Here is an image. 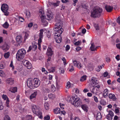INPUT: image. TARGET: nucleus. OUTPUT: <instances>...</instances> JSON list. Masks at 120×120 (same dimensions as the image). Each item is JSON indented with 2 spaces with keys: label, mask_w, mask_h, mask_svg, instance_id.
Segmentation results:
<instances>
[{
  "label": "nucleus",
  "mask_w": 120,
  "mask_h": 120,
  "mask_svg": "<svg viewBox=\"0 0 120 120\" xmlns=\"http://www.w3.org/2000/svg\"><path fill=\"white\" fill-rule=\"evenodd\" d=\"M102 11V8L99 7H96L91 12V16L94 18L99 17L101 15Z\"/></svg>",
  "instance_id": "obj_1"
},
{
  "label": "nucleus",
  "mask_w": 120,
  "mask_h": 120,
  "mask_svg": "<svg viewBox=\"0 0 120 120\" xmlns=\"http://www.w3.org/2000/svg\"><path fill=\"white\" fill-rule=\"evenodd\" d=\"M63 23L60 20H59L56 23V27L54 29V32L62 34L63 31V29L62 27Z\"/></svg>",
  "instance_id": "obj_2"
},
{
  "label": "nucleus",
  "mask_w": 120,
  "mask_h": 120,
  "mask_svg": "<svg viewBox=\"0 0 120 120\" xmlns=\"http://www.w3.org/2000/svg\"><path fill=\"white\" fill-rule=\"evenodd\" d=\"M26 53V51L24 49H22L19 50L16 54L17 59L19 60L23 59Z\"/></svg>",
  "instance_id": "obj_3"
},
{
  "label": "nucleus",
  "mask_w": 120,
  "mask_h": 120,
  "mask_svg": "<svg viewBox=\"0 0 120 120\" xmlns=\"http://www.w3.org/2000/svg\"><path fill=\"white\" fill-rule=\"evenodd\" d=\"M8 6L6 4H4L2 5L1 8V10L4 13V14L6 15H8L9 14V12L8 11Z\"/></svg>",
  "instance_id": "obj_4"
},
{
  "label": "nucleus",
  "mask_w": 120,
  "mask_h": 120,
  "mask_svg": "<svg viewBox=\"0 0 120 120\" xmlns=\"http://www.w3.org/2000/svg\"><path fill=\"white\" fill-rule=\"evenodd\" d=\"M54 38L55 39L56 42L58 43H60L61 41V38L60 36L61 34H60L59 33L54 32Z\"/></svg>",
  "instance_id": "obj_5"
},
{
  "label": "nucleus",
  "mask_w": 120,
  "mask_h": 120,
  "mask_svg": "<svg viewBox=\"0 0 120 120\" xmlns=\"http://www.w3.org/2000/svg\"><path fill=\"white\" fill-rule=\"evenodd\" d=\"M82 104V103L80 99L78 97H77L74 103H72V105L76 107L80 106Z\"/></svg>",
  "instance_id": "obj_6"
},
{
  "label": "nucleus",
  "mask_w": 120,
  "mask_h": 120,
  "mask_svg": "<svg viewBox=\"0 0 120 120\" xmlns=\"http://www.w3.org/2000/svg\"><path fill=\"white\" fill-rule=\"evenodd\" d=\"M27 85L28 87L30 89H34V84L33 83V81L30 79H28L27 80Z\"/></svg>",
  "instance_id": "obj_7"
},
{
  "label": "nucleus",
  "mask_w": 120,
  "mask_h": 120,
  "mask_svg": "<svg viewBox=\"0 0 120 120\" xmlns=\"http://www.w3.org/2000/svg\"><path fill=\"white\" fill-rule=\"evenodd\" d=\"M72 62L74 66L77 67L79 69H81L82 67L81 63L77 61L76 60H73Z\"/></svg>",
  "instance_id": "obj_8"
},
{
  "label": "nucleus",
  "mask_w": 120,
  "mask_h": 120,
  "mask_svg": "<svg viewBox=\"0 0 120 120\" xmlns=\"http://www.w3.org/2000/svg\"><path fill=\"white\" fill-rule=\"evenodd\" d=\"M37 94V91L34 92L32 94L30 97L29 99L30 101L34 102L36 99V97Z\"/></svg>",
  "instance_id": "obj_9"
},
{
  "label": "nucleus",
  "mask_w": 120,
  "mask_h": 120,
  "mask_svg": "<svg viewBox=\"0 0 120 120\" xmlns=\"http://www.w3.org/2000/svg\"><path fill=\"white\" fill-rule=\"evenodd\" d=\"M77 97L76 95L73 96L71 97H69L68 98V101L69 102H71L72 104V103H74Z\"/></svg>",
  "instance_id": "obj_10"
},
{
  "label": "nucleus",
  "mask_w": 120,
  "mask_h": 120,
  "mask_svg": "<svg viewBox=\"0 0 120 120\" xmlns=\"http://www.w3.org/2000/svg\"><path fill=\"white\" fill-rule=\"evenodd\" d=\"M23 62L24 65L28 69H30L32 67V65L29 61L25 60Z\"/></svg>",
  "instance_id": "obj_11"
},
{
  "label": "nucleus",
  "mask_w": 120,
  "mask_h": 120,
  "mask_svg": "<svg viewBox=\"0 0 120 120\" xmlns=\"http://www.w3.org/2000/svg\"><path fill=\"white\" fill-rule=\"evenodd\" d=\"M108 112V114L106 116V118L108 120H112L114 116V113L111 110L109 111Z\"/></svg>",
  "instance_id": "obj_12"
},
{
  "label": "nucleus",
  "mask_w": 120,
  "mask_h": 120,
  "mask_svg": "<svg viewBox=\"0 0 120 120\" xmlns=\"http://www.w3.org/2000/svg\"><path fill=\"white\" fill-rule=\"evenodd\" d=\"M33 82L34 83V87H37L40 85V82L38 78H34L33 80Z\"/></svg>",
  "instance_id": "obj_13"
},
{
  "label": "nucleus",
  "mask_w": 120,
  "mask_h": 120,
  "mask_svg": "<svg viewBox=\"0 0 120 120\" xmlns=\"http://www.w3.org/2000/svg\"><path fill=\"white\" fill-rule=\"evenodd\" d=\"M9 46L7 44L4 43L3 45L1 46V49L4 52L7 51L9 48Z\"/></svg>",
  "instance_id": "obj_14"
},
{
  "label": "nucleus",
  "mask_w": 120,
  "mask_h": 120,
  "mask_svg": "<svg viewBox=\"0 0 120 120\" xmlns=\"http://www.w3.org/2000/svg\"><path fill=\"white\" fill-rule=\"evenodd\" d=\"M97 81V79L96 78L92 77L91 78V86H95V85H97L98 83L97 82H96Z\"/></svg>",
  "instance_id": "obj_15"
},
{
  "label": "nucleus",
  "mask_w": 120,
  "mask_h": 120,
  "mask_svg": "<svg viewBox=\"0 0 120 120\" xmlns=\"http://www.w3.org/2000/svg\"><path fill=\"white\" fill-rule=\"evenodd\" d=\"M40 33L39 34V38L38 40L40 42H42V39L43 38V33L44 32V30L43 29H41L40 30Z\"/></svg>",
  "instance_id": "obj_16"
},
{
  "label": "nucleus",
  "mask_w": 120,
  "mask_h": 120,
  "mask_svg": "<svg viewBox=\"0 0 120 120\" xmlns=\"http://www.w3.org/2000/svg\"><path fill=\"white\" fill-rule=\"evenodd\" d=\"M53 53V51L52 50L51 48L48 47L47 49V51L46 54L48 56H51Z\"/></svg>",
  "instance_id": "obj_17"
},
{
  "label": "nucleus",
  "mask_w": 120,
  "mask_h": 120,
  "mask_svg": "<svg viewBox=\"0 0 120 120\" xmlns=\"http://www.w3.org/2000/svg\"><path fill=\"white\" fill-rule=\"evenodd\" d=\"M32 109L33 112L34 113H36L37 111L39 110V107L38 106H37L36 105H33L32 107Z\"/></svg>",
  "instance_id": "obj_18"
},
{
  "label": "nucleus",
  "mask_w": 120,
  "mask_h": 120,
  "mask_svg": "<svg viewBox=\"0 0 120 120\" xmlns=\"http://www.w3.org/2000/svg\"><path fill=\"white\" fill-rule=\"evenodd\" d=\"M105 8L107 11L108 12H111L113 9V7L110 6L106 5L105 6Z\"/></svg>",
  "instance_id": "obj_19"
},
{
  "label": "nucleus",
  "mask_w": 120,
  "mask_h": 120,
  "mask_svg": "<svg viewBox=\"0 0 120 120\" xmlns=\"http://www.w3.org/2000/svg\"><path fill=\"white\" fill-rule=\"evenodd\" d=\"M6 81V83L9 84L10 85H12L14 83V80L11 78H10L7 79Z\"/></svg>",
  "instance_id": "obj_20"
},
{
  "label": "nucleus",
  "mask_w": 120,
  "mask_h": 120,
  "mask_svg": "<svg viewBox=\"0 0 120 120\" xmlns=\"http://www.w3.org/2000/svg\"><path fill=\"white\" fill-rule=\"evenodd\" d=\"M108 95V90L107 89L104 90L103 91V96L105 98H107Z\"/></svg>",
  "instance_id": "obj_21"
},
{
  "label": "nucleus",
  "mask_w": 120,
  "mask_h": 120,
  "mask_svg": "<svg viewBox=\"0 0 120 120\" xmlns=\"http://www.w3.org/2000/svg\"><path fill=\"white\" fill-rule=\"evenodd\" d=\"M16 40L18 43L19 44L22 42V38L21 36H18L16 37Z\"/></svg>",
  "instance_id": "obj_22"
},
{
  "label": "nucleus",
  "mask_w": 120,
  "mask_h": 120,
  "mask_svg": "<svg viewBox=\"0 0 120 120\" xmlns=\"http://www.w3.org/2000/svg\"><path fill=\"white\" fill-rule=\"evenodd\" d=\"M109 97L110 99H111L113 101H115L116 99L115 95L111 93L109 94Z\"/></svg>",
  "instance_id": "obj_23"
},
{
  "label": "nucleus",
  "mask_w": 120,
  "mask_h": 120,
  "mask_svg": "<svg viewBox=\"0 0 120 120\" xmlns=\"http://www.w3.org/2000/svg\"><path fill=\"white\" fill-rule=\"evenodd\" d=\"M52 14L51 13V12L48 13L46 16V18L48 20H50L52 18Z\"/></svg>",
  "instance_id": "obj_24"
},
{
  "label": "nucleus",
  "mask_w": 120,
  "mask_h": 120,
  "mask_svg": "<svg viewBox=\"0 0 120 120\" xmlns=\"http://www.w3.org/2000/svg\"><path fill=\"white\" fill-rule=\"evenodd\" d=\"M81 107L82 109L86 112L88 111V107L85 104H83L82 105Z\"/></svg>",
  "instance_id": "obj_25"
},
{
  "label": "nucleus",
  "mask_w": 120,
  "mask_h": 120,
  "mask_svg": "<svg viewBox=\"0 0 120 120\" xmlns=\"http://www.w3.org/2000/svg\"><path fill=\"white\" fill-rule=\"evenodd\" d=\"M24 13L28 18H29L30 17L31 14L29 11L26 10L24 11Z\"/></svg>",
  "instance_id": "obj_26"
},
{
  "label": "nucleus",
  "mask_w": 120,
  "mask_h": 120,
  "mask_svg": "<svg viewBox=\"0 0 120 120\" xmlns=\"http://www.w3.org/2000/svg\"><path fill=\"white\" fill-rule=\"evenodd\" d=\"M90 49L92 51H94L96 50L95 48V46L94 45L93 43L91 44V46L90 47Z\"/></svg>",
  "instance_id": "obj_27"
},
{
  "label": "nucleus",
  "mask_w": 120,
  "mask_h": 120,
  "mask_svg": "<svg viewBox=\"0 0 120 120\" xmlns=\"http://www.w3.org/2000/svg\"><path fill=\"white\" fill-rule=\"evenodd\" d=\"M32 116L31 115H27L22 118V120H31L32 119Z\"/></svg>",
  "instance_id": "obj_28"
},
{
  "label": "nucleus",
  "mask_w": 120,
  "mask_h": 120,
  "mask_svg": "<svg viewBox=\"0 0 120 120\" xmlns=\"http://www.w3.org/2000/svg\"><path fill=\"white\" fill-rule=\"evenodd\" d=\"M24 20V19L23 18L21 17H19V19L18 20H17L15 22H17V23H16V24H18L19 22V21H20V22H23V21Z\"/></svg>",
  "instance_id": "obj_29"
},
{
  "label": "nucleus",
  "mask_w": 120,
  "mask_h": 120,
  "mask_svg": "<svg viewBox=\"0 0 120 120\" xmlns=\"http://www.w3.org/2000/svg\"><path fill=\"white\" fill-rule=\"evenodd\" d=\"M11 92L15 93L17 91V88L16 87H11V88L9 90Z\"/></svg>",
  "instance_id": "obj_30"
},
{
  "label": "nucleus",
  "mask_w": 120,
  "mask_h": 120,
  "mask_svg": "<svg viewBox=\"0 0 120 120\" xmlns=\"http://www.w3.org/2000/svg\"><path fill=\"white\" fill-rule=\"evenodd\" d=\"M34 114L37 115L40 118L42 119V118L43 117L42 116V113L39 110L37 112H36V113H35Z\"/></svg>",
  "instance_id": "obj_31"
},
{
  "label": "nucleus",
  "mask_w": 120,
  "mask_h": 120,
  "mask_svg": "<svg viewBox=\"0 0 120 120\" xmlns=\"http://www.w3.org/2000/svg\"><path fill=\"white\" fill-rule=\"evenodd\" d=\"M54 112L56 114H57L60 113V109L59 108H57L55 109L54 110Z\"/></svg>",
  "instance_id": "obj_32"
},
{
  "label": "nucleus",
  "mask_w": 120,
  "mask_h": 120,
  "mask_svg": "<svg viewBox=\"0 0 120 120\" xmlns=\"http://www.w3.org/2000/svg\"><path fill=\"white\" fill-rule=\"evenodd\" d=\"M87 67L90 70H92L93 67V66L92 64L89 63L88 64Z\"/></svg>",
  "instance_id": "obj_33"
},
{
  "label": "nucleus",
  "mask_w": 120,
  "mask_h": 120,
  "mask_svg": "<svg viewBox=\"0 0 120 120\" xmlns=\"http://www.w3.org/2000/svg\"><path fill=\"white\" fill-rule=\"evenodd\" d=\"M102 116L100 113H98L97 115L96 119L97 120H101Z\"/></svg>",
  "instance_id": "obj_34"
},
{
  "label": "nucleus",
  "mask_w": 120,
  "mask_h": 120,
  "mask_svg": "<svg viewBox=\"0 0 120 120\" xmlns=\"http://www.w3.org/2000/svg\"><path fill=\"white\" fill-rule=\"evenodd\" d=\"M0 76L2 77H5V76L4 72L1 70H0Z\"/></svg>",
  "instance_id": "obj_35"
},
{
  "label": "nucleus",
  "mask_w": 120,
  "mask_h": 120,
  "mask_svg": "<svg viewBox=\"0 0 120 120\" xmlns=\"http://www.w3.org/2000/svg\"><path fill=\"white\" fill-rule=\"evenodd\" d=\"M48 97L51 99H53L55 98V96L54 94H50L48 95Z\"/></svg>",
  "instance_id": "obj_36"
},
{
  "label": "nucleus",
  "mask_w": 120,
  "mask_h": 120,
  "mask_svg": "<svg viewBox=\"0 0 120 120\" xmlns=\"http://www.w3.org/2000/svg\"><path fill=\"white\" fill-rule=\"evenodd\" d=\"M41 19L42 22V23H45V24H46L47 23L45 19L44 16H41Z\"/></svg>",
  "instance_id": "obj_37"
},
{
  "label": "nucleus",
  "mask_w": 120,
  "mask_h": 120,
  "mask_svg": "<svg viewBox=\"0 0 120 120\" xmlns=\"http://www.w3.org/2000/svg\"><path fill=\"white\" fill-rule=\"evenodd\" d=\"M10 53L9 52H8L5 53L4 54V56L5 58H8L10 56Z\"/></svg>",
  "instance_id": "obj_38"
},
{
  "label": "nucleus",
  "mask_w": 120,
  "mask_h": 120,
  "mask_svg": "<svg viewBox=\"0 0 120 120\" xmlns=\"http://www.w3.org/2000/svg\"><path fill=\"white\" fill-rule=\"evenodd\" d=\"M44 106L45 109L47 110L49 109V105L48 103L47 102H45L44 104Z\"/></svg>",
  "instance_id": "obj_39"
},
{
  "label": "nucleus",
  "mask_w": 120,
  "mask_h": 120,
  "mask_svg": "<svg viewBox=\"0 0 120 120\" xmlns=\"http://www.w3.org/2000/svg\"><path fill=\"white\" fill-rule=\"evenodd\" d=\"M9 24L7 22H5L3 25V26L5 28H8L9 26Z\"/></svg>",
  "instance_id": "obj_40"
},
{
  "label": "nucleus",
  "mask_w": 120,
  "mask_h": 120,
  "mask_svg": "<svg viewBox=\"0 0 120 120\" xmlns=\"http://www.w3.org/2000/svg\"><path fill=\"white\" fill-rule=\"evenodd\" d=\"M87 76L86 75H84L82 76L80 80L81 82H83L86 80Z\"/></svg>",
  "instance_id": "obj_41"
},
{
  "label": "nucleus",
  "mask_w": 120,
  "mask_h": 120,
  "mask_svg": "<svg viewBox=\"0 0 120 120\" xmlns=\"http://www.w3.org/2000/svg\"><path fill=\"white\" fill-rule=\"evenodd\" d=\"M2 97L3 99L4 100H6L7 101V100H9V99L8 97L5 94H3L2 95Z\"/></svg>",
  "instance_id": "obj_42"
},
{
  "label": "nucleus",
  "mask_w": 120,
  "mask_h": 120,
  "mask_svg": "<svg viewBox=\"0 0 120 120\" xmlns=\"http://www.w3.org/2000/svg\"><path fill=\"white\" fill-rule=\"evenodd\" d=\"M48 70L49 72H53L55 71V67H52L48 69Z\"/></svg>",
  "instance_id": "obj_43"
},
{
  "label": "nucleus",
  "mask_w": 120,
  "mask_h": 120,
  "mask_svg": "<svg viewBox=\"0 0 120 120\" xmlns=\"http://www.w3.org/2000/svg\"><path fill=\"white\" fill-rule=\"evenodd\" d=\"M81 44V41H78L75 42L74 43V45L76 46L80 45Z\"/></svg>",
  "instance_id": "obj_44"
},
{
  "label": "nucleus",
  "mask_w": 120,
  "mask_h": 120,
  "mask_svg": "<svg viewBox=\"0 0 120 120\" xmlns=\"http://www.w3.org/2000/svg\"><path fill=\"white\" fill-rule=\"evenodd\" d=\"M60 3V1H57L55 3H52V5L55 7H56L58 6Z\"/></svg>",
  "instance_id": "obj_45"
},
{
  "label": "nucleus",
  "mask_w": 120,
  "mask_h": 120,
  "mask_svg": "<svg viewBox=\"0 0 120 120\" xmlns=\"http://www.w3.org/2000/svg\"><path fill=\"white\" fill-rule=\"evenodd\" d=\"M31 46L32 48V50L34 51L36 50L37 47V45L35 44H33Z\"/></svg>",
  "instance_id": "obj_46"
},
{
  "label": "nucleus",
  "mask_w": 120,
  "mask_h": 120,
  "mask_svg": "<svg viewBox=\"0 0 120 120\" xmlns=\"http://www.w3.org/2000/svg\"><path fill=\"white\" fill-rule=\"evenodd\" d=\"M71 86V83L69 82H68L67 83V84L66 86V88L67 89H68L70 88Z\"/></svg>",
  "instance_id": "obj_47"
},
{
  "label": "nucleus",
  "mask_w": 120,
  "mask_h": 120,
  "mask_svg": "<svg viewBox=\"0 0 120 120\" xmlns=\"http://www.w3.org/2000/svg\"><path fill=\"white\" fill-rule=\"evenodd\" d=\"M69 71L71 72L73 71L74 70L73 66L71 64H70L69 65Z\"/></svg>",
  "instance_id": "obj_48"
},
{
  "label": "nucleus",
  "mask_w": 120,
  "mask_h": 120,
  "mask_svg": "<svg viewBox=\"0 0 120 120\" xmlns=\"http://www.w3.org/2000/svg\"><path fill=\"white\" fill-rule=\"evenodd\" d=\"M102 66H98L96 68V70L98 71H99L102 68Z\"/></svg>",
  "instance_id": "obj_49"
},
{
  "label": "nucleus",
  "mask_w": 120,
  "mask_h": 120,
  "mask_svg": "<svg viewBox=\"0 0 120 120\" xmlns=\"http://www.w3.org/2000/svg\"><path fill=\"white\" fill-rule=\"evenodd\" d=\"M94 26L96 30H99V26L98 24H95Z\"/></svg>",
  "instance_id": "obj_50"
},
{
  "label": "nucleus",
  "mask_w": 120,
  "mask_h": 120,
  "mask_svg": "<svg viewBox=\"0 0 120 120\" xmlns=\"http://www.w3.org/2000/svg\"><path fill=\"white\" fill-rule=\"evenodd\" d=\"M61 59L63 61V63L64 65H66L67 63H66V59L64 57H63Z\"/></svg>",
  "instance_id": "obj_51"
},
{
  "label": "nucleus",
  "mask_w": 120,
  "mask_h": 120,
  "mask_svg": "<svg viewBox=\"0 0 120 120\" xmlns=\"http://www.w3.org/2000/svg\"><path fill=\"white\" fill-rule=\"evenodd\" d=\"M39 14L41 15V16H43V15L44 14V13L43 11L41 10H40L39 11Z\"/></svg>",
  "instance_id": "obj_52"
},
{
  "label": "nucleus",
  "mask_w": 120,
  "mask_h": 120,
  "mask_svg": "<svg viewBox=\"0 0 120 120\" xmlns=\"http://www.w3.org/2000/svg\"><path fill=\"white\" fill-rule=\"evenodd\" d=\"M4 120H11L10 117L8 115L5 116L4 118Z\"/></svg>",
  "instance_id": "obj_53"
},
{
  "label": "nucleus",
  "mask_w": 120,
  "mask_h": 120,
  "mask_svg": "<svg viewBox=\"0 0 120 120\" xmlns=\"http://www.w3.org/2000/svg\"><path fill=\"white\" fill-rule=\"evenodd\" d=\"M50 119V117L49 115H47L44 117L45 120H49Z\"/></svg>",
  "instance_id": "obj_54"
},
{
  "label": "nucleus",
  "mask_w": 120,
  "mask_h": 120,
  "mask_svg": "<svg viewBox=\"0 0 120 120\" xmlns=\"http://www.w3.org/2000/svg\"><path fill=\"white\" fill-rule=\"evenodd\" d=\"M59 105L60 108L61 109H64V104L61 103H59Z\"/></svg>",
  "instance_id": "obj_55"
},
{
  "label": "nucleus",
  "mask_w": 120,
  "mask_h": 120,
  "mask_svg": "<svg viewBox=\"0 0 120 120\" xmlns=\"http://www.w3.org/2000/svg\"><path fill=\"white\" fill-rule=\"evenodd\" d=\"M29 36V35L28 34L26 33L25 34V36H24V40L25 41L27 38Z\"/></svg>",
  "instance_id": "obj_56"
},
{
  "label": "nucleus",
  "mask_w": 120,
  "mask_h": 120,
  "mask_svg": "<svg viewBox=\"0 0 120 120\" xmlns=\"http://www.w3.org/2000/svg\"><path fill=\"white\" fill-rule=\"evenodd\" d=\"M51 34L49 32V31H48L46 33V36L47 37L49 38Z\"/></svg>",
  "instance_id": "obj_57"
},
{
  "label": "nucleus",
  "mask_w": 120,
  "mask_h": 120,
  "mask_svg": "<svg viewBox=\"0 0 120 120\" xmlns=\"http://www.w3.org/2000/svg\"><path fill=\"white\" fill-rule=\"evenodd\" d=\"M94 100L96 103H98V98L97 97H95V96H94Z\"/></svg>",
  "instance_id": "obj_58"
},
{
  "label": "nucleus",
  "mask_w": 120,
  "mask_h": 120,
  "mask_svg": "<svg viewBox=\"0 0 120 120\" xmlns=\"http://www.w3.org/2000/svg\"><path fill=\"white\" fill-rule=\"evenodd\" d=\"M51 89H52V91L54 92L56 90V88L54 86V85H52L51 86Z\"/></svg>",
  "instance_id": "obj_59"
},
{
  "label": "nucleus",
  "mask_w": 120,
  "mask_h": 120,
  "mask_svg": "<svg viewBox=\"0 0 120 120\" xmlns=\"http://www.w3.org/2000/svg\"><path fill=\"white\" fill-rule=\"evenodd\" d=\"M10 66L11 67H12V69H14V67L13 65V63L12 61H11V63L10 65Z\"/></svg>",
  "instance_id": "obj_60"
},
{
  "label": "nucleus",
  "mask_w": 120,
  "mask_h": 120,
  "mask_svg": "<svg viewBox=\"0 0 120 120\" xmlns=\"http://www.w3.org/2000/svg\"><path fill=\"white\" fill-rule=\"evenodd\" d=\"M60 72L61 73H64V68H60Z\"/></svg>",
  "instance_id": "obj_61"
},
{
  "label": "nucleus",
  "mask_w": 120,
  "mask_h": 120,
  "mask_svg": "<svg viewBox=\"0 0 120 120\" xmlns=\"http://www.w3.org/2000/svg\"><path fill=\"white\" fill-rule=\"evenodd\" d=\"M120 108L119 107H116L115 110V112L116 113H118L119 112V109Z\"/></svg>",
  "instance_id": "obj_62"
},
{
  "label": "nucleus",
  "mask_w": 120,
  "mask_h": 120,
  "mask_svg": "<svg viewBox=\"0 0 120 120\" xmlns=\"http://www.w3.org/2000/svg\"><path fill=\"white\" fill-rule=\"evenodd\" d=\"M5 67V65L2 64H0V69H3Z\"/></svg>",
  "instance_id": "obj_63"
},
{
  "label": "nucleus",
  "mask_w": 120,
  "mask_h": 120,
  "mask_svg": "<svg viewBox=\"0 0 120 120\" xmlns=\"http://www.w3.org/2000/svg\"><path fill=\"white\" fill-rule=\"evenodd\" d=\"M116 21L120 25V16L117 19Z\"/></svg>",
  "instance_id": "obj_64"
}]
</instances>
